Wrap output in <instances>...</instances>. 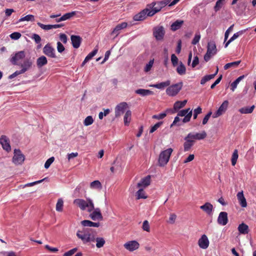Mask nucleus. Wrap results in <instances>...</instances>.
<instances>
[{"mask_svg": "<svg viewBox=\"0 0 256 256\" xmlns=\"http://www.w3.org/2000/svg\"><path fill=\"white\" fill-rule=\"evenodd\" d=\"M237 198L242 207L246 208L247 206L246 201L242 191L238 193Z\"/></svg>", "mask_w": 256, "mask_h": 256, "instance_id": "obj_27", "label": "nucleus"}, {"mask_svg": "<svg viewBox=\"0 0 256 256\" xmlns=\"http://www.w3.org/2000/svg\"><path fill=\"white\" fill-rule=\"evenodd\" d=\"M150 183V176H148L144 178H142L140 182L138 183L137 186L138 188L144 187L146 188L149 186Z\"/></svg>", "mask_w": 256, "mask_h": 256, "instance_id": "obj_25", "label": "nucleus"}, {"mask_svg": "<svg viewBox=\"0 0 256 256\" xmlns=\"http://www.w3.org/2000/svg\"><path fill=\"white\" fill-rule=\"evenodd\" d=\"M200 39V33L199 32H198L196 34L194 37L192 42V44L193 45H196V44H197L198 42Z\"/></svg>", "mask_w": 256, "mask_h": 256, "instance_id": "obj_49", "label": "nucleus"}, {"mask_svg": "<svg viewBox=\"0 0 256 256\" xmlns=\"http://www.w3.org/2000/svg\"><path fill=\"white\" fill-rule=\"evenodd\" d=\"M238 230L241 234H246L249 232L248 226L244 223H242L239 224Z\"/></svg>", "mask_w": 256, "mask_h": 256, "instance_id": "obj_29", "label": "nucleus"}, {"mask_svg": "<svg viewBox=\"0 0 256 256\" xmlns=\"http://www.w3.org/2000/svg\"><path fill=\"white\" fill-rule=\"evenodd\" d=\"M48 64V60L46 58L42 56L39 57L36 60V65L38 68H40Z\"/></svg>", "mask_w": 256, "mask_h": 256, "instance_id": "obj_32", "label": "nucleus"}, {"mask_svg": "<svg viewBox=\"0 0 256 256\" xmlns=\"http://www.w3.org/2000/svg\"><path fill=\"white\" fill-rule=\"evenodd\" d=\"M38 25L42 29L44 30H50L52 29V24L46 25L40 22H38Z\"/></svg>", "mask_w": 256, "mask_h": 256, "instance_id": "obj_50", "label": "nucleus"}, {"mask_svg": "<svg viewBox=\"0 0 256 256\" xmlns=\"http://www.w3.org/2000/svg\"><path fill=\"white\" fill-rule=\"evenodd\" d=\"M76 236L80 239L84 243L94 242L95 233L91 228H83L82 230H78Z\"/></svg>", "mask_w": 256, "mask_h": 256, "instance_id": "obj_1", "label": "nucleus"}, {"mask_svg": "<svg viewBox=\"0 0 256 256\" xmlns=\"http://www.w3.org/2000/svg\"><path fill=\"white\" fill-rule=\"evenodd\" d=\"M171 61L174 66H176L178 65V60L174 54H172Z\"/></svg>", "mask_w": 256, "mask_h": 256, "instance_id": "obj_55", "label": "nucleus"}, {"mask_svg": "<svg viewBox=\"0 0 256 256\" xmlns=\"http://www.w3.org/2000/svg\"><path fill=\"white\" fill-rule=\"evenodd\" d=\"M172 152L173 150L172 148H168L160 153L158 160V165L160 166H164L168 164Z\"/></svg>", "mask_w": 256, "mask_h": 256, "instance_id": "obj_3", "label": "nucleus"}, {"mask_svg": "<svg viewBox=\"0 0 256 256\" xmlns=\"http://www.w3.org/2000/svg\"><path fill=\"white\" fill-rule=\"evenodd\" d=\"M254 108L255 106L254 105L250 107H244L240 108L238 111L242 114H251L253 112Z\"/></svg>", "mask_w": 256, "mask_h": 256, "instance_id": "obj_35", "label": "nucleus"}, {"mask_svg": "<svg viewBox=\"0 0 256 256\" xmlns=\"http://www.w3.org/2000/svg\"><path fill=\"white\" fill-rule=\"evenodd\" d=\"M43 53L48 57L51 58H56L54 48L51 46L50 44H47L43 48Z\"/></svg>", "mask_w": 256, "mask_h": 256, "instance_id": "obj_11", "label": "nucleus"}, {"mask_svg": "<svg viewBox=\"0 0 256 256\" xmlns=\"http://www.w3.org/2000/svg\"><path fill=\"white\" fill-rule=\"evenodd\" d=\"M228 102L226 100H224L221 106H220L217 111L213 114L212 117L214 118H217L221 116L224 112L228 106Z\"/></svg>", "mask_w": 256, "mask_h": 256, "instance_id": "obj_15", "label": "nucleus"}, {"mask_svg": "<svg viewBox=\"0 0 256 256\" xmlns=\"http://www.w3.org/2000/svg\"><path fill=\"white\" fill-rule=\"evenodd\" d=\"M78 248H74L66 252L63 256H72V255H73L74 253H76L77 250H78Z\"/></svg>", "mask_w": 256, "mask_h": 256, "instance_id": "obj_54", "label": "nucleus"}, {"mask_svg": "<svg viewBox=\"0 0 256 256\" xmlns=\"http://www.w3.org/2000/svg\"><path fill=\"white\" fill-rule=\"evenodd\" d=\"M26 54L24 51L22 50L16 53L14 56L12 57L10 59V62L13 64L18 65L20 63L19 62V61L24 58Z\"/></svg>", "mask_w": 256, "mask_h": 256, "instance_id": "obj_14", "label": "nucleus"}, {"mask_svg": "<svg viewBox=\"0 0 256 256\" xmlns=\"http://www.w3.org/2000/svg\"><path fill=\"white\" fill-rule=\"evenodd\" d=\"M128 24L126 22H123L121 24H118L112 31L111 34L114 35L115 36H117L120 33V30L126 28Z\"/></svg>", "mask_w": 256, "mask_h": 256, "instance_id": "obj_23", "label": "nucleus"}, {"mask_svg": "<svg viewBox=\"0 0 256 256\" xmlns=\"http://www.w3.org/2000/svg\"><path fill=\"white\" fill-rule=\"evenodd\" d=\"M240 62H241L240 60H238V61L228 63L226 64H225V66H224V69L226 70H228L232 67L236 68L240 64Z\"/></svg>", "mask_w": 256, "mask_h": 256, "instance_id": "obj_38", "label": "nucleus"}, {"mask_svg": "<svg viewBox=\"0 0 256 256\" xmlns=\"http://www.w3.org/2000/svg\"><path fill=\"white\" fill-rule=\"evenodd\" d=\"M98 48H95L91 52L88 54V55L86 57V61H89L98 52Z\"/></svg>", "mask_w": 256, "mask_h": 256, "instance_id": "obj_47", "label": "nucleus"}, {"mask_svg": "<svg viewBox=\"0 0 256 256\" xmlns=\"http://www.w3.org/2000/svg\"><path fill=\"white\" fill-rule=\"evenodd\" d=\"M202 112V109L200 106H198L195 110H194V113L193 118L194 119H196L198 117V115L201 114Z\"/></svg>", "mask_w": 256, "mask_h": 256, "instance_id": "obj_60", "label": "nucleus"}, {"mask_svg": "<svg viewBox=\"0 0 256 256\" xmlns=\"http://www.w3.org/2000/svg\"><path fill=\"white\" fill-rule=\"evenodd\" d=\"M163 3L162 1H160L158 2H153L148 5L150 9L152 8V10H150L149 14L150 15L154 16L156 13L159 12L163 8L165 7V5H162Z\"/></svg>", "mask_w": 256, "mask_h": 256, "instance_id": "obj_7", "label": "nucleus"}, {"mask_svg": "<svg viewBox=\"0 0 256 256\" xmlns=\"http://www.w3.org/2000/svg\"><path fill=\"white\" fill-rule=\"evenodd\" d=\"M74 204L79 207L82 210H84L88 208V212H91L94 210V204L92 200L90 198H86V200L83 199L76 198L74 200Z\"/></svg>", "mask_w": 256, "mask_h": 256, "instance_id": "obj_2", "label": "nucleus"}, {"mask_svg": "<svg viewBox=\"0 0 256 256\" xmlns=\"http://www.w3.org/2000/svg\"><path fill=\"white\" fill-rule=\"evenodd\" d=\"M190 110H190V108L181 110L178 112V116H186Z\"/></svg>", "mask_w": 256, "mask_h": 256, "instance_id": "obj_57", "label": "nucleus"}, {"mask_svg": "<svg viewBox=\"0 0 256 256\" xmlns=\"http://www.w3.org/2000/svg\"><path fill=\"white\" fill-rule=\"evenodd\" d=\"M206 133L204 130L200 133L192 134L190 132L188 134V138H191L192 140H204L206 137Z\"/></svg>", "mask_w": 256, "mask_h": 256, "instance_id": "obj_17", "label": "nucleus"}, {"mask_svg": "<svg viewBox=\"0 0 256 256\" xmlns=\"http://www.w3.org/2000/svg\"><path fill=\"white\" fill-rule=\"evenodd\" d=\"M0 144H1L3 149L9 152L11 150V146L10 145V140L8 137L6 136L2 135L0 138Z\"/></svg>", "mask_w": 256, "mask_h": 256, "instance_id": "obj_13", "label": "nucleus"}, {"mask_svg": "<svg viewBox=\"0 0 256 256\" xmlns=\"http://www.w3.org/2000/svg\"><path fill=\"white\" fill-rule=\"evenodd\" d=\"M222 2H221L220 0H218V1L216 2V5L214 6V10L216 12H217L220 10V8H222Z\"/></svg>", "mask_w": 256, "mask_h": 256, "instance_id": "obj_64", "label": "nucleus"}, {"mask_svg": "<svg viewBox=\"0 0 256 256\" xmlns=\"http://www.w3.org/2000/svg\"><path fill=\"white\" fill-rule=\"evenodd\" d=\"M192 116V110H190L189 112L184 116V118L182 120V122L184 123H186L190 121V118Z\"/></svg>", "mask_w": 256, "mask_h": 256, "instance_id": "obj_53", "label": "nucleus"}, {"mask_svg": "<svg viewBox=\"0 0 256 256\" xmlns=\"http://www.w3.org/2000/svg\"><path fill=\"white\" fill-rule=\"evenodd\" d=\"M214 76H215V74H212L205 76L202 78V80H200V84L202 85H204L208 81L214 78Z\"/></svg>", "mask_w": 256, "mask_h": 256, "instance_id": "obj_43", "label": "nucleus"}, {"mask_svg": "<svg viewBox=\"0 0 256 256\" xmlns=\"http://www.w3.org/2000/svg\"><path fill=\"white\" fill-rule=\"evenodd\" d=\"M216 52L217 49L215 42L214 41L208 42L207 46V51L204 56V60L206 62H208Z\"/></svg>", "mask_w": 256, "mask_h": 256, "instance_id": "obj_4", "label": "nucleus"}, {"mask_svg": "<svg viewBox=\"0 0 256 256\" xmlns=\"http://www.w3.org/2000/svg\"><path fill=\"white\" fill-rule=\"evenodd\" d=\"M94 122V119L92 116H87L84 121V124L85 126L91 125Z\"/></svg>", "mask_w": 256, "mask_h": 256, "instance_id": "obj_48", "label": "nucleus"}, {"mask_svg": "<svg viewBox=\"0 0 256 256\" xmlns=\"http://www.w3.org/2000/svg\"><path fill=\"white\" fill-rule=\"evenodd\" d=\"M76 12H75V11L66 13V14H64L62 16V20H63V21L68 20L70 18L72 17L74 15H76Z\"/></svg>", "mask_w": 256, "mask_h": 256, "instance_id": "obj_46", "label": "nucleus"}, {"mask_svg": "<svg viewBox=\"0 0 256 256\" xmlns=\"http://www.w3.org/2000/svg\"><path fill=\"white\" fill-rule=\"evenodd\" d=\"M198 244L199 246L203 249H206L209 246V240L206 234H203L198 240Z\"/></svg>", "mask_w": 256, "mask_h": 256, "instance_id": "obj_21", "label": "nucleus"}, {"mask_svg": "<svg viewBox=\"0 0 256 256\" xmlns=\"http://www.w3.org/2000/svg\"><path fill=\"white\" fill-rule=\"evenodd\" d=\"M150 12V8H146L138 14H135L133 17V19L135 21L144 20L148 16H153L152 15H150V14H148Z\"/></svg>", "mask_w": 256, "mask_h": 256, "instance_id": "obj_8", "label": "nucleus"}, {"mask_svg": "<svg viewBox=\"0 0 256 256\" xmlns=\"http://www.w3.org/2000/svg\"><path fill=\"white\" fill-rule=\"evenodd\" d=\"M238 157V151L237 150H234L232 153L231 159L232 166H234L236 165Z\"/></svg>", "mask_w": 256, "mask_h": 256, "instance_id": "obj_41", "label": "nucleus"}, {"mask_svg": "<svg viewBox=\"0 0 256 256\" xmlns=\"http://www.w3.org/2000/svg\"><path fill=\"white\" fill-rule=\"evenodd\" d=\"M162 124V122H160L156 124L150 130V132L152 133L155 132Z\"/></svg>", "mask_w": 256, "mask_h": 256, "instance_id": "obj_56", "label": "nucleus"}, {"mask_svg": "<svg viewBox=\"0 0 256 256\" xmlns=\"http://www.w3.org/2000/svg\"><path fill=\"white\" fill-rule=\"evenodd\" d=\"M54 156L49 158L44 164V168H48L50 166V164L54 162Z\"/></svg>", "mask_w": 256, "mask_h": 256, "instance_id": "obj_58", "label": "nucleus"}, {"mask_svg": "<svg viewBox=\"0 0 256 256\" xmlns=\"http://www.w3.org/2000/svg\"><path fill=\"white\" fill-rule=\"evenodd\" d=\"M165 33V30L163 26H158L153 28V36L156 40H162Z\"/></svg>", "mask_w": 256, "mask_h": 256, "instance_id": "obj_6", "label": "nucleus"}, {"mask_svg": "<svg viewBox=\"0 0 256 256\" xmlns=\"http://www.w3.org/2000/svg\"><path fill=\"white\" fill-rule=\"evenodd\" d=\"M246 31V30H243L234 34L232 36L226 43L224 47L226 48L231 42L236 39L238 36L242 35Z\"/></svg>", "mask_w": 256, "mask_h": 256, "instance_id": "obj_26", "label": "nucleus"}, {"mask_svg": "<svg viewBox=\"0 0 256 256\" xmlns=\"http://www.w3.org/2000/svg\"><path fill=\"white\" fill-rule=\"evenodd\" d=\"M132 112L130 110H127L124 116V120L126 126H128L131 120Z\"/></svg>", "mask_w": 256, "mask_h": 256, "instance_id": "obj_36", "label": "nucleus"}, {"mask_svg": "<svg viewBox=\"0 0 256 256\" xmlns=\"http://www.w3.org/2000/svg\"><path fill=\"white\" fill-rule=\"evenodd\" d=\"M94 241H96V246L98 248H100L102 247L106 242V241L103 238H96L95 237Z\"/></svg>", "mask_w": 256, "mask_h": 256, "instance_id": "obj_39", "label": "nucleus"}, {"mask_svg": "<svg viewBox=\"0 0 256 256\" xmlns=\"http://www.w3.org/2000/svg\"><path fill=\"white\" fill-rule=\"evenodd\" d=\"M170 84V80H168L166 82L150 85V86L162 90L164 89L166 87L168 86Z\"/></svg>", "mask_w": 256, "mask_h": 256, "instance_id": "obj_28", "label": "nucleus"}, {"mask_svg": "<svg viewBox=\"0 0 256 256\" xmlns=\"http://www.w3.org/2000/svg\"><path fill=\"white\" fill-rule=\"evenodd\" d=\"M135 92L136 94H140L142 96H147L149 95H152L154 94V92L150 90L142 88L136 90L135 91Z\"/></svg>", "mask_w": 256, "mask_h": 256, "instance_id": "obj_30", "label": "nucleus"}, {"mask_svg": "<svg viewBox=\"0 0 256 256\" xmlns=\"http://www.w3.org/2000/svg\"><path fill=\"white\" fill-rule=\"evenodd\" d=\"M200 208L202 210L208 215H211L212 214L214 207L212 204L210 202H206L204 205L200 206Z\"/></svg>", "mask_w": 256, "mask_h": 256, "instance_id": "obj_24", "label": "nucleus"}, {"mask_svg": "<svg viewBox=\"0 0 256 256\" xmlns=\"http://www.w3.org/2000/svg\"><path fill=\"white\" fill-rule=\"evenodd\" d=\"M128 108V105L126 102H122L118 104L115 108V116L116 118L120 116Z\"/></svg>", "mask_w": 256, "mask_h": 256, "instance_id": "obj_12", "label": "nucleus"}, {"mask_svg": "<svg viewBox=\"0 0 256 256\" xmlns=\"http://www.w3.org/2000/svg\"><path fill=\"white\" fill-rule=\"evenodd\" d=\"M184 140L185 142L184 143V152H188L194 144L195 141L191 138H188V135Z\"/></svg>", "mask_w": 256, "mask_h": 256, "instance_id": "obj_22", "label": "nucleus"}, {"mask_svg": "<svg viewBox=\"0 0 256 256\" xmlns=\"http://www.w3.org/2000/svg\"><path fill=\"white\" fill-rule=\"evenodd\" d=\"M20 33L18 32H14L10 34V37L13 40H18L21 36Z\"/></svg>", "mask_w": 256, "mask_h": 256, "instance_id": "obj_62", "label": "nucleus"}, {"mask_svg": "<svg viewBox=\"0 0 256 256\" xmlns=\"http://www.w3.org/2000/svg\"><path fill=\"white\" fill-rule=\"evenodd\" d=\"M90 187L91 188L94 189H101L102 186L99 180H96L92 182L90 184Z\"/></svg>", "mask_w": 256, "mask_h": 256, "instance_id": "obj_40", "label": "nucleus"}, {"mask_svg": "<svg viewBox=\"0 0 256 256\" xmlns=\"http://www.w3.org/2000/svg\"><path fill=\"white\" fill-rule=\"evenodd\" d=\"M187 102L186 100L183 101H176L174 104V109L175 111H177L181 108L185 106Z\"/></svg>", "mask_w": 256, "mask_h": 256, "instance_id": "obj_34", "label": "nucleus"}, {"mask_svg": "<svg viewBox=\"0 0 256 256\" xmlns=\"http://www.w3.org/2000/svg\"><path fill=\"white\" fill-rule=\"evenodd\" d=\"M176 72L180 75H184L186 73V68L182 62H180V65L176 68Z\"/></svg>", "mask_w": 256, "mask_h": 256, "instance_id": "obj_37", "label": "nucleus"}, {"mask_svg": "<svg viewBox=\"0 0 256 256\" xmlns=\"http://www.w3.org/2000/svg\"><path fill=\"white\" fill-rule=\"evenodd\" d=\"M24 156L20 150H14V155L12 158V162L15 164H21L24 160Z\"/></svg>", "mask_w": 256, "mask_h": 256, "instance_id": "obj_9", "label": "nucleus"}, {"mask_svg": "<svg viewBox=\"0 0 256 256\" xmlns=\"http://www.w3.org/2000/svg\"><path fill=\"white\" fill-rule=\"evenodd\" d=\"M33 64V61L30 58L24 59L23 62H20L18 66H20L22 71L24 73L30 70Z\"/></svg>", "mask_w": 256, "mask_h": 256, "instance_id": "obj_10", "label": "nucleus"}, {"mask_svg": "<svg viewBox=\"0 0 256 256\" xmlns=\"http://www.w3.org/2000/svg\"><path fill=\"white\" fill-rule=\"evenodd\" d=\"M176 215L174 214H170V218L168 220V222L170 224H174L176 220Z\"/></svg>", "mask_w": 256, "mask_h": 256, "instance_id": "obj_51", "label": "nucleus"}, {"mask_svg": "<svg viewBox=\"0 0 256 256\" xmlns=\"http://www.w3.org/2000/svg\"><path fill=\"white\" fill-rule=\"evenodd\" d=\"M166 116V112L160 113L158 114H154L152 116V118L156 120H162Z\"/></svg>", "mask_w": 256, "mask_h": 256, "instance_id": "obj_52", "label": "nucleus"}, {"mask_svg": "<svg viewBox=\"0 0 256 256\" xmlns=\"http://www.w3.org/2000/svg\"><path fill=\"white\" fill-rule=\"evenodd\" d=\"M124 246L127 250L132 252L138 248L140 244L136 240H132L125 243Z\"/></svg>", "mask_w": 256, "mask_h": 256, "instance_id": "obj_16", "label": "nucleus"}, {"mask_svg": "<svg viewBox=\"0 0 256 256\" xmlns=\"http://www.w3.org/2000/svg\"><path fill=\"white\" fill-rule=\"evenodd\" d=\"M64 201L62 198H58L56 204V210L58 212H62L63 210Z\"/></svg>", "mask_w": 256, "mask_h": 256, "instance_id": "obj_42", "label": "nucleus"}, {"mask_svg": "<svg viewBox=\"0 0 256 256\" xmlns=\"http://www.w3.org/2000/svg\"><path fill=\"white\" fill-rule=\"evenodd\" d=\"M184 24L182 20H176L173 22L170 26V29L172 30L174 32L180 29Z\"/></svg>", "mask_w": 256, "mask_h": 256, "instance_id": "obj_31", "label": "nucleus"}, {"mask_svg": "<svg viewBox=\"0 0 256 256\" xmlns=\"http://www.w3.org/2000/svg\"><path fill=\"white\" fill-rule=\"evenodd\" d=\"M110 112V110L108 108L104 110V112H100L98 114V118L100 120H102L104 118V116H106Z\"/></svg>", "mask_w": 256, "mask_h": 256, "instance_id": "obj_61", "label": "nucleus"}, {"mask_svg": "<svg viewBox=\"0 0 256 256\" xmlns=\"http://www.w3.org/2000/svg\"><path fill=\"white\" fill-rule=\"evenodd\" d=\"M81 224L84 226L88 227L98 228L100 225L99 222H94L89 220H84L81 222Z\"/></svg>", "mask_w": 256, "mask_h": 256, "instance_id": "obj_33", "label": "nucleus"}, {"mask_svg": "<svg viewBox=\"0 0 256 256\" xmlns=\"http://www.w3.org/2000/svg\"><path fill=\"white\" fill-rule=\"evenodd\" d=\"M92 212L90 215V216L92 220H102L103 217L99 208H94V210Z\"/></svg>", "mask_w": 256, "mask_h": 256, "instance_id": "obj_20", "label": "nucleus"}, {"mask_svg": "<svg viewBox=\"0 0 256 256\" xmlns=\"http://www.w3.org/2000/svg\"><path fill=\"white\" fill-rule=\"evenodd\" d=\"M212 114V112H210L204 117V118H203V120H202V122L203 125H205L206 124H207V122H208L209 118H210Z\"/></svg>", "mask_w": 256, "mask_h": 256, "instance_id": "obj_63", "label": "nucleus"}, {"mask_svg": "<svg viewBox=\"0 0 256 256\" xmlns=\"http://www.w3.org/2000/svg\"><path fill=\"white\" fill-rule=\"evenodd\" d=\"M70 40L72 46L74 48H78L82 42V38L79 36L72 35Z\"/></svg>", "mask_w": 256, "mask_h": 256, "instance_id": "obj_19", "label": "nucleus"}, {"mask_svg": "<svg viewBox=\"0 0 256 256\" xmlns=\"http://www.w3.org/2000/svg\"><path fill=\"white\" fill-rule=\"evenodd\" d=\"M218 223L222 226L226 225L228 222V213L225 212H222L220 213L218 220Z\"/></svg>", "mask_w": 256, "mask_h": 256, "instance_id": "obj_18", "label": "nucleus"}, {"mask_svg": "<svg viewBox=\"0 0 256 256\" xmlns=\"http://www.w3.org/2000/svg\"><path fill=\"white\" fill-rule=\"evenodd\" d=\"M142 228L144 230L148 232L150 231V225L148 220H146L143 222Z\"/></svg>", "mask_w": 256, "mask_h": 256, "instance_id": "obj_59", "label": "nucleus"}, {"mask_svg": "<svg viewBox=\"0 0 256 256\" xmlns=\"http://www.w3.org/2000/svg\"><path fill=\"white\" fill-rule=\"evenodd\" d=\"M136 196L137 199L146 198H147V196H145V192L143 188H140L136 192Z\"/></svg>", "mask_w": 256, "mask_h": 256, "instance_id": "obj_44", "label": "nucleus"}, {"mask_svg": "<svg viewBox=\"0 0 256 256\" xmlns=\"http://www.w3.org/2000/svg\"><path fill=\"white\" fill-rule=\"evenodd\" d=\"M182 86L183 83L182 82L170 86H169L166 90V93L169 96H175L182 90Z\"/></svg>", "mask_w": 256, "mask_h": 256, "instance_id": "obj_5", "label": "nucleus"}, {"mask_svg": "<svg viewBox=\"0 0 256 256\" xmlns=\"http://www.w3.org/2000/svg\"><path fill=\"white\" fill-rule=\"evenodd\" d=\"M34 16L32 14H28L24 17L21 18L19 20V22H24V21H34Z\"/></svg>", "mask_w": 256, "mask_h": 256, "instance_id": "obj_45", "label": "nucleus"}]
</instances>
